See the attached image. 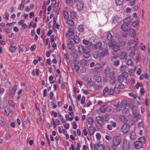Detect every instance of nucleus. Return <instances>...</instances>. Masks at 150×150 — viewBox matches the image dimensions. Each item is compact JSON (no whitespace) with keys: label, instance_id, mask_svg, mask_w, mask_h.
I'll return each mask as SVG.
<instances>
[{"label":"nucleus","instance_id":"obj_1","mask_svg":"<svg viewBox=\"0 0 150 150\" xmlns=\"http://www.w3.org/2000/svg\"><path fill=\"white\" fill-rule=\"evenodd\" d=\"M128 74L126 72H123L122 75L118 77V80L120 83H122L124 81L125 83L128 84L129 82V79L127 77Z\"/></svg>","mask_w":150,"mask_h":150},{"label":"nucleus","instance_id":"obj_2","mask_svg":"<svg viewBox=\"0 0 150 150\" xmlns=\"http://www.w3.org/2000/svg\"><path fill=\"white\" fill-rule=\"evenodd\" d=\"M130 146L129 145V141L126 139H125L123 143V150H129Z\"/></svg>","mask_w":150,"mask_h":150},{"label":"nucleus","instance_id":"obj_3","mask_svg":"<svg viewBox=\"0 0 150 150\" xmlns=\"http://www.w3.org/2000/svg\"><path fill=\"white\" fill-rule=\"evenodd\" d=\"M110 43V47H111L114 51H117L120 49V47L119 46L115 45L117 43V42L114 40H112Z\"/></svg>","mask_w":150,"mask_h":150},{"label":"nucleus","instance_id":"obj_4","mask_svg":"<svg viewBox=\"0 0 150 150\" xmlns=\"http://www.w3.org/2000/svg\"><path fill=\"white\" fill-rule=\"evenodd\" d=\"M122 141L121 138L119 136L114 137L112 140V144L119 146Z\"/></svg>","mask_w":150,"mask_h":150},{"label":"nucleus","instance_id":"obj_5","mask_svg":"<svg viewBox=\"0 0 150 150\" xmlns=\"http://www.w3.org/2000/svg\"><path fill=\"white\" fill-rule=\"evenodd\" d=\"M75 2H76V7L77 9L79 11L82 10L83 7V1H80L78 2L76 0H74Z\"/></svg>","mask_w":150,"mask_h":150},{"label":"nucleus","instance_id":"obj_6","mask_svg":"<svg viewBox=\"0 0 150 150\" xmlns=\"http://www.w3.org/2000/svg\"><path fill=\"white\" fill-rule=\"evenodd\" d=\"M130 126L127 124L124 125L121 128V131L124 134L127 133L129 130Z\"/></svg>","mask_w":150,"mask_h":150},{"label":"nucleus","instance_id":"obj_7","mask_svg":"<svg viewBox=\"0 0 150 150\" xmlns=\"http://www.w3.org/2000/svg\"><path fill=\"white\" fill-rule=\"evenodd\" d=\"M94 148L95 150H105V148L103 145L98 143L94 144Z\"/></svg>","mask_w":150,"mask_h":150},{"label":"nucleus","instance_id":"obj_8","mask_svg":"<svg viewBox=\"0 0 150 150\" xmlns=\"http://www.w3.org/2000/svg\"><path fill=\"white\" fill-rule=\"evenodd\" d=\"M134 145L136 149H141L143 146V145L139 141H136L134 142Z\"/></svg>","mask_w":150,"mask_h":150},{"label":"nucleus","instance_id":"obj_9","mask_svg":"<svg viewBox=\"0 0 150 150\" xmlns=\"http://www.w3.org/2000/svg\"><path fill=\"white\" fill-rule=\"evenodd\" d=\"M110 123L111 124H108L107 125V128L110 130H112V127L115 128L116 126V124L115 122L113 121H110Z\"/></svg>","mask_w":150,"mask_h":150},{"label":"nucleus","instance_id":"obj_10","mask_svg":"<svg viewBox=\"0 0 150 150\" xmlns=\"http://www.w3.org/2000/svg\"><path fill=\"white\" fill-rule=\"evenodd\" d=\"M128 45L129 46H132L130 47V49L133 50L135 51L136 49L137 45L134 43V41L132 40H130L128 43Z\"/></svg>","mask_w":150,"mask_h":150},{"label":"nucleus","instance_id":"obj_11","mask_svg":"<svg viewBox=\"0 0 150 150\" xmlns=\"http://www.w3.org/2000/svg\"><path fill=\"white\" fill-rule=\"evenodd\" d=\"M92 48L94 50H96L100 48L102 46V42H98L96 43L95 44L93 45H92Z\"/></svg>","mask_w":150,"mask_h":150},{"label":"nucleus","instance_id":"obj_12","mask_svg":"<svg viewBox=\"0 0 150 150\" xmlns=\"http://www.w3.org/2000/svg\"><path fill=\"white\" fill-rule=\"evenodd\" d=\"M78 52L80 54H83L84 53H86L87 50L85 47H84L81 45H79L78 47Z\"/></svg>","mask_w":150,"mask_h":150},{"label":"nucleus","instance_id":"obj_13","mask_svg":"<svg viewBox=\"0 0 150 150\" xmlns=\"http://www.w3.org/2000/svg\"><path fill=\"white\" fill-rule=\"evenodd\" d=\"M74 43H73L71 42V40L70 39H69L67 43V46L68 48L70 50H72L74 49V46L73 45V44Z\"/></svg>","mask_w":150,"mask_h":150},{"label":"nucleus","instance_id":"obj_14","mask_svg":"<svg viewBox=\"0 0 150 150\" xmlns=\"http://www.w3.org/2000/svg\"><path fill=\"white\" fill-rule=\"evenodd\" d=\"M52 122L51 123V124L53 126L54 128H55L56 126L60 125V121L58 119H56L55 121L54 120L53 118L52 119Z\"/></svg>","mask_w":150,"mask_h":150},{"label":"nucleus","instance_id":"obj_15","mask_svg":"<svg viewBox=\"0 0 150 150\" xmlns=\"http://www.w3.org/2000/svg\"><path fill=\"white\" fill-rule=\"evenodd\" d=\"M71 42L73 43H79L80 41V39L78 36H75L74 37V38H69Z\"/></svg>","mask_w":150,"mask_h":150},{"label":"nucleus","instance_id":"obj_16","mask_svg":"<svg viewBox=\"0 0 150 150\" xmlns=\"http://www.w3.org/2000/svg\"><path fill=\"white\" fill-rule=\"evenodd\" d=\"M17 89V86H15L11 89H10L9 92V94L10 96L11 97H13Z\"/></svg>","mask_w":150,"mask_h":150},{"label":"nucleus","instance_id":"obj_17","mask_svg":"<svg viewBox=\"0 0 150 150\" xmlns=\"http://www.w3.org/2000/svg\"><path fill=\"white\" fill-rule=\"evenodd\" d=\"M88 132L90 135H93L96 129L94 127L92 126H90L88 128Z\"/></svg>","mask_w":150,"mask_h":150},{"label":"nucleus","instance_id":"obj_18","mask_svg":"<svg viewBox=\"0 0 150 150\" xmlns=\"http://www.w3.org/2000/svg\"><path fill=\"white\" fill-rule=\"evenodd\" d=\"M74 35V32L70 28H68L67 33L65 35V36L67 38H68L69 37L72 36Z\"/></svg>","mask_w":150,"mask_h":150},{"label":"nucleus","instance_id":"obj_19","mask_svg":"<svg viewBox=\"0 0 150 150\" xmlns=\"http://www.w3.org/2000/svg\"><path fill=\"white\" fill-rule=\"evenodd\" d=\"M96 119L98 123L101 126L103 124V117L100 116H98L97 117Z\"/></svg>","mask_w":150,"mask_h":150},{"label":"nucleus","instance_id":"obj_20","mask_svg":"<svg viewBox=\"0 0 150 150\" xmlns=\"http://www.w3.org/2000/svg\"><path fill=\"white\" fill-rule=\"evenodd\" d=\"M133 19L131 16L128 17L123 20V21L125 23L127 24L131 23Z\"/></svg>","mask_w":150,"mask_h":150},{"label":"nucleus","instance_id":"obj_21","mask_svg":"<svg viewBox=\"0 0 150 150\" xmlns=\"http://www.w3.org/2000/svg\"><path fill=\"white\" fill-rule=\"evenodd\" d=\"M100 53L101 57H103L104 56L108 55L109 52L108 50L106 49H103V51Z\"/></svg>","mask_w":150,"mask_h":150},{"label":"nucleus","instance_id":"obj_22","mask_svg":"<svg viewBox=\"0 0 150 150\" xmlns=\"http://www.w3.org/2000/svg\"><path fill=\"white\" fill-rule=\"evenodd\" d=\"M130 139L131 140H134L136 139L137 136L135 132H132L129 134Z\"/></svg>","mask_w":150,"mask_h":150},{"label":"nucleus","instance_id":"obj_23","mask_svg":"<svg viewBox=\"0 0 150 150\" xmlns=\"http://www.w3.org/2000/svg\"><path fill=\"white\" fill-rule=\"evenodd\" d=\"M109 108V106L108 105H104L103 106H101L100 108L101 110V112L102 113H104L107 110H108V108Z\"/></svg>","mask_w":150,"mask_h":150},{"label":"nucleus","instance_id":"obj_24","mask_svg":"<svg viewBox=\"0 0 150 150\" xmlns=\"http://www.w3.org/2000/svg\"><path fill=\"white\" fill-rule=\"evenodd\" d=\"M115 107L116 110L117 112H119L122 106L120 102H118L115 105Z\"/></svg>","mask_w":150,"mask_h":150},{"label":"nucleus","instance_id":"obj_25","mask_svg":"<svg viewBox=\"0 0 150 150\" xmlns=\"http://www.w3.org/2000/svg\"><path fill=\"white\" fill-rule=\"evenodd\" d=\"M122 30L125 32H127L128 30V25L125 23L123 24L121 26Z\"/></svg>","mask_w":150,"mask_h":150},{"label":"nucleus","instance_id":"obj_26","mask_svg":"<svg viewBox=\"0 0 150 150\" xmlns=\"http://www.w3.org/2000/svg\"><path fill=\"white\" fill-rule=\"evenodd\" d=\"M83 42L84 45H87L88 46H91L93 44L92 42L86 39H84L83 40Z\"/></svg>","mask_w":150,"mask_h":150},{"label":"nucleus","instance_id":"obj_27","mask_svg":"<svg viewBox=\"0 0 150 150\" xmlns=\"http://www.w3.org/2000/svg\"><path fill=\"white\" fill-rule=\"evenodd\" d=\"M119 118L121 121L124 123H126L127 122V117L124 115H121L119 117Z\"/></svg>","mask_w":150,"mask_h":150},{"label":"nucleus","instance_id":"obj_28","mask_svg":"<svg viewBox=\"0 0 150 150\" xmlns=\"http://www.w3.org/2000/svg\"><path fill=\"white\" fill-rule=\"evenodd\" d=\"M110 72V68L109 67H106L105 70V76L107 77H108L111 74Z\"/></svg>","mask_w":150,"mask_h":150},{"label":"nucleus","instance_id":"obj_29","mask_svg":"<svg viewBox=\"0 0 150 150\" xmlns=\"http://www.w3.org/2000/svg\"><path fill=\"white\" fill-rule=\"evenodd\" d=\"M93 57L95 59L98 58L99 57H101L100 53L98 51H95L93 53Z\"/></svg>","mask_w":150,"mask_h":150},{"label":"nucleus","instance_id":"obj_30","mask_svg":"<svg viewBox=\"0 0 150 150\" xmlns=\"http://www.w3.org/2000/svg\"><path fill=\"white\" fill-rule=\"evenodd\" d=\"M77 29L78 31L81 33H83L84 31V27L82 25H80L77 27Z\"/></svg>","mask_w":150,"mask_h":150},{"label":"nucleus","instance_id":"obj_31","mask_svg":"<svg viewBox=\"0 0 150 150\" xmlns=\"http://www.w3.org/2000/svg\"><path fill=\"white\" fill-rule=\"evenodd\" d=\"M146 138L145 137H142L139 138L138 140L140 143L143 145V144L146 143Z\"/></svg>","mask_w":150,"mask_h":150},{"label":"nucleus","instance_id":"obj_32","mask_svg":"<svg viewBox=\"0 0 150 150\" xmlns=\"http://www.w3.org/2000/svg\"><path fill=\"white\" fill-rule=\"evenodd\" d=\"M87 120L88 124L90 125V126H92L93 124V119L90 117H88L87 118Z\"/></svg>","mask_w":150,"mask_h":150},{"label":"nucleus","instance_id":"obj_33","mask_svg":"<svg viewBox=\"0 0 150 150\" xmlns=\"http://www.w3.org/2000/svg\"><path fill=\"white\" fill-rule=\"evenodd\" d=\"M70 16L72 18H77V13L73 11H71L70 12Z\"/></svg>","mask_w":150,"mask_h":150},{"label":"nucleus","instance_id":"obj_34","mask_svg":"<svg viewBox=\"0 0 150 150\" xmlns=\"http://www.w3.org/2000/svg\"><path fill=\"white\" fill-rule=\"evenodd\" d=\"M39 71L38 69H36L35 70H33L32 71V75L34 76L35 75L37 76H38L39 75Z\"/></svg>","mask_w":150,"mask_h":150},{"label":"nucleus","instance_id":"obj_35","mask_svg":"<svg viewBox=\"0 0 150 150\" xmlns=\"http://www.w3.org/2000/svg\"><path fill=\"white\" fill-rule=\"evenodd\" d=\"M106 35H107V39L108 40H112V35L111 33H110V31L107 32L106 33Z\"/></svg>","mask_w":150,"mask_h":150},{"label":"nucleus","instance_id":"obj_36","mask_svg":"<svg viewBox=\"0 0 150 150\" xmlns=\"http://www.w3.org/2000/svg\"><path fill=\"white\" fill-rule=\"evenodd\" d=\"M128 104L126 100H123L121 102V106L124 108H125Z\"/></svg>","mask_w":150,"mask_h":150},{"label":"nucleus","instance_id":"obj_37","mask_svg":"<svg viewBox=\"0 0 150 150\" xmlns=\"http://www.w3.org/2000/svg\"><path fill=\"white\" fill-rule=\"evenodd\" d=\"M67 23L68 25L71 26H73L74 24V21L71 19H68L67 21Z\"/></svg>","mask_w":150,"mask_h":150},{"label":"nucleus","instance_id":"obj_38","mask_svg":"<svg viewBox=\"0 0 150 150\" xmlns=\"http://www.w3.org/2000/svg\"><path fill=\"white\" fill-rule=\"evenodd\" d=\"M117 6H120L122 4L124 0H115Z\"/></svg>","mask_w":150,"mask_h":150},{"label":"nucleus","instance_id":"obj_39","mask_svg":"<svg viewBox=\"0 0 150 150\" xmlns=\"http://www.w3.org/2000/svg\"><path fill=\"white\" fill-rule=\"evenodd\" d=\"M141 115L139 114H137L134 117L133 120L134 121H138L140 119Z\"/></svg>","mask_w":150,"mask_h":150},{"label":"nucleus","instance_id":"obj_40","mask_svg":"<svg viewBox=\"0 0 150 150\" xmlns=\"http://www.w3.org/2000/svg\"><path fill=\"white\" fill-rule=\"evenodd\" d=\"M129 112V109L126 107L123 109L122 111V113L123 115H125L128 114Z\"/></svg>","mask_w":150,"mask_h":150},{"label":"nucleus","instance_id":"obj_41","mask_svg":"<svg viewBox=\"0 0 150 150\" xmlns=\"http://www.w3.org/2000/svg\"><path fill=\"white\" fill-rule=\"evenodd\" d=\"M127 56V54L125 52H122L120 55V57L121 59H123L125 58Z\"/></svg>","mask_w":150,"mask_h":150},{"label":"nucleus","instance_id":"obj_42","mask_svg":"<svg viewBox=\"0 0 150 150\" xmlns=\"http://www.w3.org/2000/svg\"><path fill=\"white\" fill-rule=\"evenodd\" d=\"M119 21V17L116 16L114 17L113 19V22L115 24H117L118 22Z\"/></svg>","mask_w":150,"mask_h":150},{"label":"nucleus","instance_id":"obj_43","mask_svg":"<svg viewBox=\"0 0 150 150\" xmlns=\"http://www.w3.org/2000/svg\"><path fill=\"white\" fill-rule=\"evenodd\" d=\"M17 48L16 46H11L10 47L9 50L10 52H13Z\"/></svg>","mask_w":150,"mask_h":150},{"label":"nucleus","instance_id":"obj_44","mask_svg":"<svg viewBox=\"0 0 150 150\" xmlns=\"http://www.w3.org/2000/svg\"><path fill=\"white\" fill-rule=\"evenodd\" d=\"M0 125L2 127H4L6 125L5 122L4 121V119L1 117H0Z\"/></svg>","mask_w":150,"mask_h":150},{"label":"nucleus","instance_id":"obj_45","mask_svg":"<svg viewBox=\"0 0 150 150\" xmlns=\"http://www.w3.org/2000/svg\"><path fill=\"white\" fill-rule=\"evenodd\" d=\"M34 5L32 4L30 5L29 8L28 6L26 7L25 8V10L26 12H28L34 8Z\"/></svg>","mask_w":150,"mask_h":150},{"label":"nucleus","instance_id":"obj_46","mask_svg":"<svg viewBox=\"0 0 150 150\" xmlns=\"http://www.w3.org/2000/svg\"><path fill=\"white\" fill-rule=\"evenodd\" d=\"M54 93L52 91H51L50 92L49 95L50 99V100H53V101L55 100V98L54 97Z\"/></svg>","mask_w":150,"mask_h":150},{"label":"nucleus","instance_id":"obj_47","mask_svg":"<svg viewBox=\"0 0 150 150\" xmlns=\"http://www.w3.org/2000/svg\"><path fill=\"white\" fill-rule=\"evenodd\" d=\"M130 50L131 51L129 53V57L132 58H133L134 57L135 55L134 52L135 51H134V50H133V49Z\"/></svg>","mask_w":150,"mask_h":150},{"label":"nucleus","instance_id":"obj_48","mask_svg":"<svg viewBox=\"0 0 150 150\" xmlns=\"http://www.w3.org/2000/svg\"><path fill=\"white\" fill-rule=\"evenodd\" d=\"M58 116L62 123H65L66 122V121L64 120L63 117L61 114H59L58 115Z\"/></svg>","mask_w":150,"mask_h":150},{"label":"nucleus","instance_id":"obj_49","mask_svg":"<svg viewBox=\"0 0 150 150\" xmlns=\"http://www.w3.org/2000/svg\"><path fill=\"white\" fill-rule=\"evenodd\" d=\"M63 13L64 17L66 19H67L69 18V14L66 11H63Z\"/></svg>","mask_w":150,"mask_h":150},{"label":"nucleus","instance_id":"obj_50","mask_svg":"<svg viewBox=\"0 0 150 150\" xmlns=\"http://www.w3.org/2000/svg\"><path fill=\"white\" fill-rule=\"evenodd\" d=\"M113 90L114 91V93H115L117 94L119 93L120 92V90L119 88L116 87H114V88L113 89Z\"/></svg>","mask_w":150,"mask_h":150},{"label":"nucleus","instance_id":"obj_51","mask_svg":"<svg viewBox=\"0 0 150 150\" xmlns=\"http://www.w3.org/2000/svg\"><path fill=\"white\" fill-rule=\"evenodd\" d=\"M79 66L75 64L74 65V67L73 68V70L74 71H76V72L79 71Z\"/></svg>","mask_w":150,"mask_h":150},{"label":"nucleus","instance_id":"obj_52","mask_svg":"<svg viewBox=\"0 0 150 150\" xmlns=\"http://www.w3.org/2000/svg\"><path fill=\"white\" fill-rule=\"evenodd\" d=\"M11 137V136L10 133H7L4 136V138L6 140H8Z\"/></svg>","mask_w":150,"mask_h":150},{"label":"nucleus","instance_id":"obj_53","mask_svg":"<svg viewBox=\"0 0 150 150\" xmlns=\"http://www.w3.org/2000/svg\"><path fill=\"white\" fill-rule=\"evenodd\" d=\"M136 33L133 30H131L130 31V35L131 37H134L136 35Z\"/></svg>","mask_w":150,"mask_h":150},{"label":"nucleus","instance_id":"obj_54","mask_svg":"<svg viewBox=\"0 0 150 150\" xmlns=\"http://www.w3.org/2000/svg\"><path fill=\"white\" fill-rule=\"evenodd\" d=\"M132 111V114L134 115H135L137 113V111L136 110V109H135V106H133L131 108Z\"/></svg>","mask_w":150,"mask_h":150},{"label":"nucleus","instance_id":"obj_55","mask_svg":"<svg viewBox=\"0 0 150 150\" xmlns=\"http://www.w3.org/2000/svg\"><path fill=\"white\" fill-rule=\"evenodd\" d=\"M140 93L142 96H143L145 93V91L143 88H142L140 90Z\"/></svg>","mask_w":150,"mask_h":150},{"label":"nucleus","instance_id":"obj_56","mask_svg":"<svg viewBox=\"0 0 150 150\" xmlns=\"http://www.w3.org/2000/svg\"><path fill=\"white\" fill-rule=\"evenodd\" d=\"M53 76H49V80L50 81V82L51 84L53 83H54V81H53Z\"/></svg>","mask_w":150,"mask_h":150},{"label":"nucleus","instance_id":"obj_57","mask_svg":"<svg viewBox=\"0 0 150 150\" xmlns=\"http://www.w3.org/2000/svg\"><path fill=\"white\" fill-rule=\"evenodd\" d=\"M94 68L96 69H98L101 68V64H97L95 65Z\"/></svg>","mask_w":150,"mask_h":150},{"label":"nucleus","instance_id":"obj_58","mask_svg":"<svg viewBox=\"0 0 150 150\" xmlns=\"http://www.w3.org/2000/svg\"><path fill=\"white\" fill-rule=\"evenodd\" d=\"M127 64L128 65H131L133 64V62L130 59H128L127 61Z\"/></svg>","mask_w":150,"mask_h":150},{"label":"nucleus","instance_id":"obj_59","mask_svg":"<svg viewBox=\"0 0 150 150\" xmlns=\"http://www.w3.org/2000/svg\"><path fill=\"white\" fill-rule=\"evenodd\" d=\"M109 76L110 79H115V74L113 72L111 73Z\"/></svg>","mask_w":150,"mask_h":150},{"label":"nucleus","instance_id":"obj_60","mask_svg":"<svg viewBox=\"0 0 150 150\" xmlns=\"http://www.w3.org/2000/svg\"><path fill=\"white\" fill-rule=\"evenodd\" d=\"M118 146L113 144L111 146V148L113 150H118L117 147Z\"/></svg>","mask_w":150,"mask_h":150},{"label":"nucleus","instance_id":"obj_61","mask_svg":"<svg viewBox=\"0 0 150 150\" xmlns=\"http://www.w3.org/2000/svg\"><path fill=\"white\" fill-rule=\"evenodd\" d=\"M51 45L52 47L54 50H55L57 48V45L54 42H51Z\"/></svg>","mask_w":150,"mask_h":150},{"label":"nucleus","instance_id":"obj_62","mask_svg":"<svg viewBox=\"0 0 150 150\" xmlns=\"http://www.w3.org/2000/svg\"><path fill=\"white\" fill-rule=\"evenodd\" d=\"M139 22L137 21H133L132 23V25L134 27H137L138 25Z\"/></svg>","mask_w":150,"mask_h":150},{"label":"nucleus","instance_id":"obj_63","mask_svg":"<svg viewBox=\"0 0 150 150\" xmlns=\"http://www.w3.org/2000/svg\"><path fill=\"white\" fill-rule=\"evenodd\" d=\"M36 26V23H34L33 22H31L30 24V26L32 27L34 29H35Z\"/></svg>","mask_w":150,"mask_h":150},{"label":"nucleus","instance_id":"obj_64","mask_svg":"<svg viewBox=\"0 0 150 150\" xmlns=\"http://www.w3.org/2000/svg\"><path fill=\"white\" fill-rule=\"evenodd\" d=\"M109 91V88H108V87L106 86L105 87L104 89L103 90V93L104 94H105L107 92H108Z\"/></svg>","mask_w":150,"mask_h":150}]
</instances>
